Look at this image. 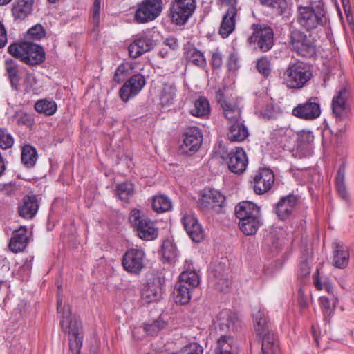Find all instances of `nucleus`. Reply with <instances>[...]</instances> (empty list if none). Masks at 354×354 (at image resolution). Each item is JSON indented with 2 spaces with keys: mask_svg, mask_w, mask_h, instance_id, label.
I'll use <instances>...</instances> for the list:
<instances>
[{
  "mask_svg": "<svg viewBox=\"0 0 354 354\" xmlns=\"http://www.w3.org/2000/svg\"><path fill=\"white\" fill-rule=\"evenodd\" d=\"M57 312L62 314L61 326L63 331L68 334L69 348L72 354H80L84 337L82 322L71 313L68 305L62 306V295L60 286L57 292Z\"/></svg>",
  "mask_w": 354,
  "mask_h": 354,
  "instance_id": "1",
  "label": "nucleus"
},
{
  "mask_svg": "<svg viewBox=\"0 0 354 354\" xmlns=\"http://www.w3.org/2000/svg\"><path fill=\"white\" fill-rule=\"evenodd\" d=\"M326 19L322 0H315L310 2V6L297 8V22L307 31L323 26Z\"/></svg>",
  "mask_w": 354,
  "mask_h": 354,
  "instance_id": "2",
  "label": "nucleus"
},
{
  "mask_svg": "<svg viewBox=\"0 0 354 354\" xmlns=\"http://www.w3.org/2000/svg\"><path fill=\"white\" fill-rule=\"evenodd\" d=\"M313 77L311 66L301 61L290 62L283 73V84L289 88L301 89Z\"/></svg>",
  "mask_w": 354,
  "mask_h": 354,
  "instance_id": "3",
  "label": "nucleus"
},
{
  "mask_svg": "<svg viewBox=\"0 0 354 354\" xmlns=\"http://www.w3.org/2000/svg\"><path fill=\"white\" fill-rule=\"evenodd\" d=\"M8 50L12 56L20 59L29 65H37L44 62L45 53L43 48L31 42L13 44L9 46Z\"/></svg>",
  "mask_w": 354,
  "mask_h": 354,
  "instance_id": "4",
  "label": "nucleus"
},
{
  "mask_svg": "<svg viewBox=\"0 0 354 354\" xmlns=\"http://www.w3.org/2000/svg\"><path fill=\"white\" fill-rule=\"evenodd\" d=\"M129 221L141 239L152 241L157 238L158 230L154 222L145 216L142 211L137 209L131 210Z\"/></svg>",
  "mask_w": 354,
  "mask_h": 354,
  "instance_id": "5",
  "label": "nucleus"
},
{
  "mask_svg": "<svg viewBox=\"0 0 354 354\" xmlns=\"http://www.w3.org/2000/svg\"><path fill=\"white\" fill-rule=\"evenodd\" d=\"M349 91L343 87L338 91L332 99L331 108L336 122H343V125L338 127V131L342 132L346 129V119L348 118L350 106L348 104Z\"/></svg>",
  "mask_w": 354,
  "mask_h": 354,
  "instance_id": "6",
  "label": "nucleus"
},
{
  "mask_svg": "<svg viewBox=\"0 0 354 354\" xmlns=\"http://www.w3.org/2000/svg\"><path fill=\"white\" fill-rule=\"evenodd\" d=\"M290 48L300 56L312 57L316 53L315 45L300 30H293L290 35Z\"/></svg>",
  "mask_w": 354,
  "mask_h": 354,
  "instance_id": "7",
  "label": "nucleus"
},
{
  "mask_svg": "<svg viewBox=\"0 0 354 354\" xmlns=\"http://www.w3.org/2000/svg\"><path fill=\"white\" fill-rule=\"evenodd\" d=\"M162 10V0H143L138 4L134 19L138 23H147L159 16Z\"/></svg>",
  "mask_w": 354,
  "mask_h": 354,
  "instance_id": "8",
  "label": "nucleus"
},
{
  "mask_svg": "<svg viewBox=\"0 0 354 354\" xmlns=\"http://www.w3.org/2000/svg\"><path fill=\"white\" fill-rule=\"evenodd\" d=\"M225 201V197L220 192L215 189L205 190L198 201V207L205 213H220Z\"/></svg>",
  "mask_w": 354,
  "mask_h": 354,
  "instance_id": "9",
  "label": "nucleus"
},
{
  "mask_svg": "<svg viewBox=\"0 0 354 354\" xmlns=\"http://www.w3.org/2000/svg\"><path fill=\"white\" fill-rule=\"evenodd\" d=\"M145 253L143 250L131 248L124 254L122 265L129 273L138 274L145 266Z\"/></svg>",
  "mask_w": 354,
  "mask_h": 354,
  "instance_id": "10",
  "label": "nucleus"
},
{
  "mask_svg": "<svg viewBox=\"0 0 354 354\" xmlns=\"http://www.w3.org/2000/svg\"><path fill=\"white\" fill-rule=\"evenodd\" d=\"M196 9V0H174L171 8L172 20L176 24H184Z\"/></svg>",
  "mask_w": 354,
  "mask_h": 354,
  "instance_id": "11",
  "label": "nucleus"
},
{
  "mask_svg": "<svg viewBox=\"0 0 354 354\" xmlns=\"http://www.w3.org/2000/svg\"><path fill=\"white\" fill-rule=\"evenodd\" d=\"M253 34L250 37L251 43H257L258 47L263 52L268 51L273 46V31L268 26L253 24Z\"/></svg>",
  "mask_w": 354,
  "mask_h": 354,
  "instance_id": "12",
  "label": "nucleus"
},
{
  "mask_svg": "<svg viewBox=\"0 0 354 354\" xmlns=\"http://www.w3.org/2000/svg\"><path fill=\"white\" fill-rule=\"evenodd\" d=\"M203 142V135L197 127L188 128L183 136V142L180 145L182 153L190 155L198 150Z\"/></svg>",
  "mask_w": 354,
  "mask_h": 354,
  "instance_id": "13",
  "label": "nucleus"
},
{
  "mask_svg": "<svg viewBox=\"0 0 354 354\" xmlns=\"http://www.w3.org/2000/svg\"><path fill=\"white\" fill-rule=\"evenodd\" d=\"M320 114V104L317 97H310L306 102L298 104L292 109L293 115L306 120L316 119Z\"/></svg>",
  "mask_w": 354,
  "mask_h": 354,
  "instance_id": "14",
  "label": "nucleus"
},
{
  "mask_svg": "<svg viewBox=\"0 0 354 354\" xmlns=\"http://www.w3.org/2000/svg\"><path fill=\"white\" fill-rule=\"evenodd\" d=\"M274 181L272 171L269 169H261L253 177V189L256 194H263L267 192Z\"/></svg>",
  "mask_w": 354,
  "mask_h": 354,
  "instance_id": "15",
  "label": "nucleus"
},
{
  "mask_svg": "<svg viewBox=\"0 0 354 354\" xmlns=\"http://www.w3.org/2000/svg\"><path fill=\"white\" fill-rule=\"evenodd\" d=\"M154 46L153 40L148 36L137 37L128 48L129 56L131 58H138L144 53L151 50Z\"/></svg>",
  "mask_w": 354,
  "mask_h": 354,
  "instance_id": "16",
  "label": "nucleus"
},
{
  "mask_svg": "<svg viewBox=\"0 0 354 354\" xmlns=\"http://www.w3.org/2000/svg\"><path fill=\"white\" fill-rule=\"evenodd\" d=\"M230 170L237 174L243 173L248 165V158L245 151L242 148L236 147L230 153L227 162Z\"/></svg>",
  "mask_w": 354,
  "mask_h": 354,
  "instance_id": "17",
  "label": "nucleus"
},
{
  "mask_svg": "<svg viewBox=\"0 0 354 354\" xmlns=\"http://www.w3.org/2000/svg\"><path fill=\"white\" fill-rule=\"evenodd\" d=\"M181 221L187 234L193 241L200 242L203 239V230L196 217L193 215H185Z\"/></svg>",
  "mask_w": 354,
  "mask_h": 354,
  "instance_id": "18",
  "label": "nucleus"
},
{
  "mask_svg": "<svg viewBox=\"0 0 354 354\" xmlns=\"http://www.w3.org/2000/svg\"><path fill=\"white\" fill-rule=\"evenodd\" d=\"M297 202L298 198L294 194H289L282 197L276 204V214L281 220L286 219L292 212Z\"/></svg>",
  "mask_w": 354,
  "mask_h": 354,
  "instance_id": "19",
  "label": "nucleus"
},
{
  "mask_svg": "<svg viewBox=\"0 0 354 354\" xmlns=\"http://www.w3.org/2000/svg\"><path fill=\"white\" fill-rule=\"evenodd\" d=\"M218 101L221 104L223 113L228 121V125L241 121V109L236 104L227 101L222 93L217 94Z\"/></svg>",
  "mask_w": 354,
  "mask_h": 354,
  "instance_id": "20",
  "label": "nucleus"
},
{
  "mask_svg": "<svg viewBox=\"0 0 354 354\" xmlns=\"http://www.w3.org/2000/svg\"><path fill=\"white\" fill-rule=\"evenodd\" d=\"M239 8L236 7L228 8L223 17L219 33L223 38L227 37L234 30Z\"/></svg>",
  "mask_w": 354,
  "mask_h": 354,
  "instance_id": "21",
  "label": "nucleus"
},
{
  "mask_svg": "<svg viewBox=\"0 0 354 354\" xmlns=\"http://www.w3.org/2000/svg\"><path fill=\"white\" fill-rule=\"evenodd\" d=\"M238 322L237 315L229 309L222 310L218 315L216 325L221 331L234 330Z\"/></svg>",
  "mask_w": 354,
  "mask_h": 354,
  "instance_id": "22",
  "label": "nucleus"
},
{
  "mask_svg": "<svg viewBox=\"0 0 354 354\" xmlns=\"http://www.w3.org/2000/svg\"><path fill=\"white\" fill-rule=\"evenodd\" d=\"M28 242L27 236V230L21 226L19 229L14 230L10 239L9 248L14 252H19L25 249Z\"/></svg>",
  "mask_w": 354,
  "mask_h": 354,
  "instance_id": "23",
  "label": "nucleus"
},
{
  "mask_svg": "<svg viewBox=\"0 0 354 354\" xmlns=\"http://www.w3.org/2000/svg\"><path fill=\"white\" fill-rule=\"evenodd\" d=\"M236 217L239 221L252 218V217L260 216V208L254 203L250 201H243L239 203L235 208Z\"/></svg>",
  "mask_w": 354,
  "mask_h": 354,
  "instance_id": "24",
  "label": "nucleus"
},
{
  "mask_svg": "<svg viewBox=\"0 0 354 354\" xmlns=\"http://www.w3.org/2000/svg\"><path fill=\"white\" fill-rule=\"evenodd\" d=\"M39 208L37 200L35 196H26L19 206V214L24 218H32Z\"/></svg>",
  "mask_w": 354,
  "mask_h": 354,
  "instance_id": "25",
  "label": "nucleus"
},
{
  "mask_svg": "<svg viewBox=\"0 0 354 354\" xmlns=\"http://www.w3.org/2000/svg\"><path fill=\"white\" fill-rule=\"evenodd\" d=\"M176 87L174 83H164L160 89L158 97L162 107H168L174 104L176 97Z\"/></svg>",
  "mask_w": 354,
  "mask_h": 354,
  "instance_id": "26",
  "label": "nucleus"
},
{
  "mask_svg": "<svg viewBox=\"0 0 354 354\" xmlns=\"http://www.w3.org/2000/svg\"><path fill=\"white\" fill-rule=\"evenodd\" d=\"M192 263L190 261H185L186 270L183 272L179 276L178 283L188 286L190 289L193 290L197 287L200 283V277L198 274L195 270H189Z\"/></svg>",
  "mask_w": 354,
  "mask_h": 354,
  "instance_id": "27",
  "label": "nucleus"
},
{
  "mask_svg": "<svg viewBox=\"0 0 354 354\" xmlns=\"http://www.w3.org/2000/svg\"><path fill=\"white\" fill-rule=\"evenodd\" d=\"M333 264L338 268H346L349 261V252L346 246L341 243H336L333 248Z\"/></svg>",
  "mask_w": 354,
  "mask_h": 354,
  "instance_id": "28",
  "label": "nucleus"
},
{
  "mask_svg": "<svg viewBox=\"0 0 354 354\" xmlns=\"http://www.w3.org/2000/svg\"><path fill=\"white\" fill-rule=\"evenodd\" d=\"M262 337V354H280L281 349L277 336L273 333L265 334Z\"/></svg>",
  "mask_w": 354,
  "mask_h": 354,
  "instance_id": "29",
  "label": "nucleus"
},
{
  "mask_svg": "<svg viewBox=\"0 0 354 354\" xmlns=\"http://www.w3.org/2000/svg\"><path fill=\"white\" fill-rule=\"evenodd\" d=\"M33 0H17L12 6V15L16 19H24L32 11Z\"/></svg>",
  "mask_w": 354,
  "mask_h": 354,
  "instance_id": "30",
  "label": "nucleus"
},
{
  "mask_svg": "<svg viewBox=\"0 0 354 354\" xmlns=\"http://www.w3.org/2000/svg\"><path fill=\"white\" fill-rule=\"evenodd\" d=\"M248 134L247 127L241 122V121L231 124L229 126L227 138L231 141H243L248 136Z\"/></svg>",
  "mask_w": 354,
  "mask_h": 354,
  "instance_id": "31",
  "label": "nucleus"
},
{
  "mask_svg": "<svg viewBox=\"0 0 354 354\" xmlns=\"http://www.w3.org/2000/svg\"><path fill=\"white\" fill-rule=\"evenodd\" d=\"M184 57L188 62L198 67L204 68L207 64L203 53L195 47L189 46L185 48Z\"/></svg>",
  "mask_w": 354,
  "mask_h": 354,
  "instance_id": "32",
  "label": "nucleus"
},
{
  "mask_svg": "<svg viewBox=\"0 0 354 354\" xmlns=\"http://www.w3.org/2000/svg\"><path fill=\"white\" fill-rule=\"evenodd\" d=\"M253 321L255 331L258 335L263 337L270 333L268 329V319L264 310H257L253 313Z\"/></svg>",
  "mask_w": 354,
  "mask_h": 354,
  "instance_id": "33",
  "label": "nucleus"
},
{
  "mask_svg": "<svg viewBox=\"0 0 354 354\" xmlns=\"http://www.w3.org/2000/svg\"><path fill=\"white\" fill-rule=\"evenodd\" d=\"M190 113L198 118H207L210 113V106L207 99L205 97H199L196 100Z\"/></svg>",
  "mask_w": 354,
  "mask_h": 354,
  "instance_id": "34",
  "label": "nucleus"
},
{
  "mask_svg": "<svg viewBox=\"0 0 354 354\" xmlns=\"http://www.w3.org/2000/svg\"><path fill=\"white\" fill-rule=\"evenodd\" d=\"M161 293V288L158 283H149L142 289L141 297L146 303H151L158 301Z\"/></svg>",
  "mask_w": 354,
  "mask_h": 354,
  "instance_id": "35",
  "label": "nucleus"
},
{
  "mask_svg": "<svg viewBox=\"0 0 354 354\" xmlns=\"http://www.w3.org/2000/svg\"><path fill=\"white\" fill-rule=\"evenodd\" d=\"M345 168L343 165H342L337 174L336 176V189L339 197L348 203L349 201L350 196L349 193L347 190V187L346 186L345 182Z\"/></svg>",
  "mask_w": 354,
  "mask_h": 354,
  "instance_id": "36",
  "label": "nucleus"
},
{
  "mask_svg": "<svg viewBox=\"0 0 354 354\" xmlns=\"http://www.w3.org/2000/svg\"><path fill=\"white\" fill-rule=\"evenodd\" d=\"M5 69L10 80L11 87L17 90L20 78L18 75L17 64L13 59H6Z\"/></svg>",
  "mask_w": 354,
  "mask_h": 354,
  "instance_id": "37",
  "label": "nucleus"
},
{
  "mask_svg": "<svg viewBox=\"0 0 354 354\" xmlns=\"http://www.w3.org/2000/svg\"><path fill=\"white\" fill-rule=\"evenodd\" d=\"M236 346L233 338L230 336H221L217 342L216 354H236Z\"/></svg>",
  "mask_w": 354,
  "mask_h": 354,
  "instance_id": "38",
  "label": "nucleus"
},
{
  "mask_svg": "<svg viewBox=\"0 0 354 354\" xmlns=\"http://www.w3.org/2000/svg\"><path fill=\"white\" fill-rule=\"evenodd\" d=\"M261 225V215L239 221V223L241 230L246 235L254 234Z\"/></svg>",
  "mask_w": 354,
  "mask_h": 354,
  "instance_id": "39",
  "label": "nucleus"
},
{
  "mask_svg": "<svg viewBox=\"0 0 354 354\" xmlns=\"http://www.w3.org/2000/svg\"><path fill=\"white\" fill-rule=\"evenodd\" d=\"M192 292V290L188 286L177 283L173 292L175 302L180 304H187L190 301Z\"/></svg>",
  "mask_w": 354,
  "mask_h": 354,
  "instance_id": "40",
  "label": "nucleus"
},
{
  "mask_svg": "<svg viewBox=\"0 0 354 354\" xmlns=\"http://www.w3.org/2000/svg\"><path fill=\"white\" fill-rule=\"evenodd\" d=\"M328 295V296H322L319 298L320 306L325 317L330 316L333 313L338 301L333 292Z\"/></svg>",
  "mask_w": 354,
  "mask_h": 354,
  "instance_id": "41",
  "label": "nucleus"
},
{
  "mask_svg": "<svg viewBox=\"0 0 354 354\" xmlns=\"http://www.w3.org/2000/svg\"><path fill=\"white\" fill-rule=\"evenodd\" d=\"M152 207L157 213H163L171 209L172 203L167 196L159 195L153 198Z\"/></svg>",
  "mask_w": 354,
  "mask_h": 354,
  "instance_id": "42",
  "label": "nucleus"
},
{
  "mask_svg": "<svg viewBox=\"0 0 354 354\" xmlns=\"http://www.w3.org/2000/svg\"><path fill=\"white\" fill-rule=\"evenodd\" d=\"M35 109L39 113L46 115H52L56 112L57 106L55 102L43 99L35 103Z\"/></svg>",
  "mask_w": 354,
  "mask_h": 354,
  "instance_id": "43",
  "label": "nucleus"
},
{
  "mask_svg": "<svg viewBox=\"0 0 354 354\" xmlns=\"http://www.w3.org/2000/svg\"><path fill=\"white\" fill-rule=\"evenodd\" d=\"M37 160L36 149L30 145H25L21 151V161L28 167L35 165Z\"/></svg>",
  "mask_w": 354,
  "mask_h": 354,
  "instance_id": "44",
  "label": "nucleus"
},
{
  "mask_svg": "<svg viewBox=\"0 0 354 354\" xmlns=\"http://www.w3.org/2000/svg\"><path fill=\"white\" fill-rule=\"evenodd\" d=\"M167 326V322L159 317L151 323L145 324L143 328L147 335H156L161 330L166 329Z\"/></svg>",
  "mask_w": 354,
  "mask_h": 354,
  "instance_id": "45",
  "label": "nucleus"
},
{
  "mask_svg": "<svg viewBox=\"0 0 354 354\" xmlns=\"http://www.w3.org/2000/svg\"><path fill=\"white\" fill-rule=\"evenodd\" d=\"M162 254L164 259L167 261L174 260L178 255V250L176 245L170 241L163 242L162 245Z\"/></svg>",
  "mask_w": 354,
  "mask_h": 354,
  "instance_id": "46",
  "label": "nucleus"
},
{
  "mask_svg": "<svg viewBox=\"0 0 354 354\" xmlns=\"http://www.w3.org/2000/svg\"><path fill=\"white\" fill-rule=\"evenodd\" d=\"M126 83L134 92L135 95H138L145 85V79L143 75L136 74L131 76Z\"/></svg>",
  "mask_w": 354,
  "mask_h": 354,
  "instance_id": "47",
  "label": "nucleus"
},
{
  "mask_svg": "<svg viewBox=\"0 0 354 354\" xmlns=\"http://www.w3.org/2000/svg\"><path fill=\"white\" fill-rule=\"evenodd\" d=\"M133 193V185L129 182H124L118 185L116 194L122 201H126Z\"/></svg>",
  "mask_w": 354,
  "mask_h": 354,
  "instance_id": "48",
  "label": "nucleus"
},
{
  "mask_svg": "<svg viewBox=\"0 0 354 354\" xmlns=\"http://www.w3.org/2000/svg\"><path fill=\"white\" fill-rule=\"evenodd\" d=\"M260 1L262 4L275 9L280 15L283 14L288 8L286 0H260Z\"/></svg>",
  "mask_w": 354,
  "mask_h": 354,
  "instance_id": "49",
  "label": "nucleus"
},
{
  "mask_svg": "<svg viewBox=\"0 0 354 354\" xmlns=\"http://www.w3.org/2000/svg\"><path fill=\"white\" fill-rule=\"evenodd\" d=\"M14 143L12 136L5 128H0V147L3 149L10 148Z\"/></svg>",
  "mask_w": 354,
  "mask_h": 354,
  "instance_id": "50",
  "label": "nucleus"
},
{
  "mask_svg": "<svg viewBox=\"0 0 354 354\" xmlns=\"http://www.w3.org/2000/svg\"><path fill=\"white\" fill-rule=\"evenodd\" d=\"M257 68L258 71L267 77L271 73L270 62L266 57H262L257 61Z\"/></svg>",
  "mask_w": 354,
  "mask_h": 354,
  "instance_id": "51",
  "label": "nucleus"
},
{
  "mask_svg": "<svg viewBox=\"0 0 354 354\" xmlns=\"http://www.w3.org/2000/svg\"><path fill=\"white\" fill-rule=\"evenodd\" d=\"M15 117L18 124L31 127L34 124V119L32 115L23 111H17Z\"/></svg>",
  "mask_w": 354,
  "mask_h": 354,
  "instance_id": "52",
  "label": "nucleus"
},
{
  "mask_svg": "<svg viewBox=\"0 0 354 354\" xmlns=\"http://www.w3.org/2000/svg\"><path fill=\"white\" fill-rule=\"evenodd\" d=\"M203 348L197 343H192L184 347L175 354H203Z\"/></svg>",
  "mask_w": 354,
  "mask_h": 354,
  "instance_id": "53",
  "label": "nucleus"
},
{
  "mask_svg": "<svg viewBox=\"0 0 354 354\" xmlns=\"http://www.w3.org/2000/svg\"><path fill=\"white\" fill-rule=\"evenodd\" d=\"M100 8L101 0H95L92 8V21L95 27H97L100 24Z\"/></svg>",
  "mask_w": 354,
  "mask_h": 354,
  "instance_id": "54",
  "label": "nucleus"
},
{
  "mask_svg": "<svg viewBox=\"0 0 354 354\" xmlns=\"http://www.w3.org/2000/svg\"><path fill=\"white\" fill-rule=\"evenodd\" d=\"M119 94L121 100L123 102H127L130 98L136 95L126 82L120 88Z\"/></svg>",
  "mask_w": 354,
  "mask_h": 354,
  "instance_id": "55",
  "label": "nucleus"
},
{
  "mask_svg": "<svg viewBox=\"0 0 354 354\" xmlns=\"http://www.w3.org/2000/svg\"><path fill=\"white\" fill-rule=\"evenodd\" d=\"M211 64L213 68H218L223 64V55L218 49L212 52Z\"/></svg>",
  "mask_w": 354,
  "mask_h": 354,
  "instance_id": "56",
  "label": "nucleus"
},
{
  "mask_svg": "<svg viewBox=\"0 0 354 354\" xmlns=\"http://www.w3.org/2000/svg\"><path fill=\"white\" fill-rule=\"evenodd\" d=\"M128 69L124 64L120 65L115 71L113 80L117 82H120L124 80V77L127 75Z\"/></svg>",
  "mask_w": 354,
  "mask_h": 354,
  "instance_id": "57",
  "label": "nucleus"
},
{
  "mask_svg": "<svg viewBox=\"0 0 354 354\" xmlns=\"http://www.w3.org/2000/svg\"><path fill=\"white\" fill-rule=\"evenodd\" d=\"M25 91L30 92L36 84L37 81L33 75L28 73L24 79Z\"/></svg>",
  "mask_w": 354,
  "mask_h": 354,
  "instance_id": "58",
  "label": "nucleus"
},
{
  "mask_svg": "<svg viewBox=\"0 0 354 354\" xmlns=\"http://www.w3.org/2000/svg\"><path fill=\"white\" fill-rule=\"evenodd\" d=\"M28 34L33 38L39 39L44 36V32L41 26H35L28 30Z\"/></svg>",
  "mask_w": 354,
  "mask_h": 354,
  "instance_id": "59",
  "label": "nucleus"
},
{
  "mask_svg": "<svg viewBox=\"0 0 354 354\" xmlns=\"http://www.w3.org/2000/svg\"><path fill=\"white\" fill-rule=\"evenodd\" d=\"M298 140L301 144H309L313 141L314 136L312 133L304 131L299 134Z\"/></svg>",
  "mask_w": 354,
  "mask_h": 354,
  "instance_id": "60",
  "label": "nucleus"
},
{
  "mask_svg": "<svg viewBox=\"0 0 354 354\" xmlns=\"http://www.w3.org/2000/svg\"><path fill=\"white\" fill-rule=\"evenodd\" d=\"M314 283H315V287L318 290L326 289V290L328 293H330L331 292H333V288L332 285L330 283H322L320 281V279H319V278L318 277H315Z\"/></svg>",
  "mask_w": 354,
  "mask_h": 354,
  "instance_id": "61",
  "label": "nucleus"
},
{
  "mask_svg": "<svg viewBox=\"0 0 354 354\" xmlns=\"http://www.w3.org/2000/svg\"><path fill=\"white\" fill-rule=\"evenodd\" d=\"M310 272V266L307 261L302 262L299 264V275L301 277H306Z\"/></svg>",
  "mask_w": 354,
  "mask_h": 354,
  "instance_id": "62",
  "label": "nucleus"
},
{
  "mask_svg": "<svg viewBox=\"0 0 354 354\" xmlns=\"http://www.w3.org/2000/svg\"><path fill=\"white\" fill-rule=\"evenodd\" d=\"M7 44V32L6 28L0 21V49L3 48Z\"/></svg>",
  "mask_w": 354,
  "mask_h": 354,
  "instance_id": "63",
  "label": "nucleus"
},
{
  "mask_svg": "<svg viewBox=\"0 0 354 354\" xmlns=\"http://www.w3.org/2000/svg\"><path fill=\"white\" fill-rule=\"evenodd\" d=\"M165 46L169 47L171 50H175L178 48V40L174 37H169L165 40Z\"/></svg>",
  "mask_w": 354,
  "mask_h": 354,
  "instance_id": "64",
  "label": "nucleus"
}]
</instances>
